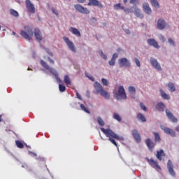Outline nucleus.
Here are the masks:
<instances>
[{
  "mask_svg": "<svg viewBox=\"0 0 179 179\" xmlns=\"http://www.w3.org/2000/svg\"><path fill=\"white\" fill-rule=\"evenodd\" d=\"M140 107H141V110H143V111H147L148 110V108L143 104V103H140Z\"/></svg>",
  "mask_w": 179,
  "mask_h": 179,
  "instance_id": "nucleus-44",
  "label": "nucleus"
},
{
  "mask_svg": "<svg viewBox=\"0 0 179 179\" xmlns=\"http://www.w3.org/2000/svg\"><path fill=\"white\" fill-rule=\"evenodd\" d=\"M87 78L90 79V80H92V82H94V77H93V76H87Z\"/></svg>",
  "mask_w": 179,
  "mask_h": 179,
  "instance_id": "nucleus-54",
  "label": "nucleus"
},
{
  "mask_svg": "<svg viewBox=\"0 0 179 179\" xmlns=\"http://www.w3.org/2000/svg\"><path fill=\"white\" fill-rule=\"evenodd\" d=\"M114 9H116V10H120V9H121L122 10H123L124 9V6H121V3H118L117 4H115L113 6Z\"/></svg>",
  "mask_w": 179,
  "mask_h": 179,
  "instance_id": "nucleus-31",
  "label": "nucleus"
},
{
  "mask_svg": "<svg viewBox=\"0 0 179 179\" xmlns=\"http://www.w3.org/2000/svg\"><path fill=\"white\" fill-rule=\"evenodd\" d=\"M118 64L120 68H122V66L124 68H129V66H131V62H129V60L125 57L119 59Z\"/></svg>",
  "mask_w": 179,
  "mask_h": 179,
  "instance_id": "nucleus-7",
  "label": "nucleus"
},
{
  "mask_svg": "<svg viewBox=\"0 0 179 179\" xmlns=\"http://www.w3.org/2000/svg\"><path fill=\"white\" fill-rule=\"evenodd\" d=\"M76 96L78 97V99H79L80 100H82V96H80V94H79V92L76 93Z\"/></svg>",
  "mask_w": 179,
  "mask_h": 179,
  "instance_id": "nucleus-55",
  "label": "nucleus"
},
{
  "mask_svg": "<svg viewBox=\"0 0 179 179\" xmlns=\"http://www.w3.org/2000/svg\"><path fill=\"white\" fill-rule=\"evenodd\" d=\"M101 132L104 134V135L106 136V138H109L108 141L113 143V145H115V146H117V142H115V139H117V141H124V137H120L117 134H115L113 130L110 129H104L103 127L101 128Z\"/></svg>",
  "mask_w": 179,
  "mask_h": 179,
  "instance_id": "nucleus-1",
  "label": "nucleus"
},
{
  "mask_svg": "<svg viewBox=\"0 0 179 179\" xmlns=\"http://www.w3.org/2000/svg\"><path fill=\"white\" fill-rule=\"evenodd\" d=\"M14 36H16V33L15 31L12 32Z\"/></svg>",
  "mask_w": 179,
  "mask_h": 179,
  "instance_id": "nucleus-61",
  "label": "nucleus"
},
{
  "mask_svg": "<svg viewBox=\"0 0 179 179\" xmlns=\"http://www.w3.org/2000/svg\"><path fill=\"white\" fill-rule=\"evenodd\" d=\"M154 136H155V142H159L160 143L161 138H160V134L157 132H154Z\"/></svg>",
  "mask_w": 179,
  "mask_h": 179,
  "instance_id": "nucleus-33",
  "label": "nucleus"
},
{
  "mask_svg": "<svg viewBox=\"0 0 179 179\" xmlns=\"http://www.w3.org/2000/svg\"><path fill=\"white\" fill-rule=\"evenodd\" d=\"M10 13L15 17H17L19 16V13H17V11H16L13 9L10 10Z\"/></svg>",
  "mask_w": 179,
  "mask_h": 179,
  "instance_id": "nucleus-37",
  "label": "nucleus"
},
{
  "mask_svg": "<svg viewBox=\"0 0 179 179\" xmlns=\"http://www.w3.org/2000/svg\"><path fill=\"white\" fill-rule=\"evenodd\" d=\"M124 3H127L128 2V0H123Z\"/></svg>",
  "mask_w": 179,
  "mask_h": 179,
  "instance_id": "nucleus-60",
  "label": "nucleus"
},
{
  "mask_svg": "<svg viewBox=\"0 0 179 179\" xmlns=\"http://www.w3.org/2000/svg\"><path fill=\"white\" fill-rule=\"evenodd\" d=\"M80 108H81V110H83V111H84L85 113H87V114H90V111L89 110V109H87V108H86L85 104L81 103Z\"/></svg>",
  "mask_w": 179,
  "mask_h": 179,
  "instance_id": "nucleus-35",
  "label": "nucleus"
},
{
  "mask_svg": "<svg viewBox=\"0 0 179 179\" xmlns=\"http://www.w3.org/2000/svg\"><path fill=\"white\" fill-rule=\"evenodd\" d=\"M0 30H1V27H0Z\"/></svg>",
  "mask_w": 179,
  "mask_h": 179,
  "instance_id": "nucleus-63",
  "label": "nucleus"
},
{
  "mask_svg": "<svg viewBox=\"0 0 179 179\" xmlns=\"http://www.w3.org/2000/svg\"><path fill=\"white\" fill-rule=\"evenodd\" d=\"M150 62L152 66H153V68H155V69H157V71H162V66L160 65V63H159V62H157V59H156L153 57H150Z\"/></svg>",
  "mask_w": 179,
  "mask_h": 179,
  "instance_id": "nucleus-10",
  "label": "nucleus"
},
{
  "mask_svg": "<svg viewBox=\"0 0 179 179\" xmlns=\"http://www.w3.org/2000/svg\"><path fill=\"white\" fill-rule=\"evenodd\" d=\"M15 144L16 146L19 148V149H23V148H24V145H23V143H22V141L19 140L15 141Z\"/></svg>",
  "mask_w": 179,
  "mask_h": 179,
  "instance_id": "nucleus-32",
  "label": "nucleus"
},
{
  "mask_svg": "<svg viewBox=\"0 0 179 179\" xmlns=\"http://www.w3.org/2000/svg\"><path fill=\"white\" fill-rule=\"evenodd\" d=\"M99 54L103 59H107V55H106L104 53H103V51H99Z\"/></svg>",
  "mask_w": 179,
  "mask_h": 179,
  "instance_id": "nucleus-46",
  "label": "nucleus"
},
{
  "mask_svg": "<svg viewBox=\"0 0 179 179\" xmlns=\"http://www.w3.org/2000/svg\"><path fill=\"white\" fill-rule=\"evenodd\" d=\"M164 156H166V154L164 153V151L163 150L157 151L156 157L160 162H162V160H163V158H162V157H164Z\"/></svg>",
  "mask_w": 179,
  "mask_h": 179,
  "instance_id": "nucleus-23",
  "label": "nucleus"
},
{
  "mask_svg": "<svg viewBox=\"0 0 179 179\" xmlns=\"http://www.w3.org/2000/svg\"><path fill=\"white\" fill-rule=\"evenodd\" d=\"M135 63L136 64L138 68H141V62L138 59V58H134Z\"/></svg>",
  "mask_w": 179,
  "mask_h": 179,
  "instance_id": "nucleus-47",
  "label": "nucleus"
},
{
  "mask_svg": "<svg viewBox=\"0 0 179 179\" xmlns=\"http://www.w3.org/2000/svg\"><path fill=\"white\" fill-rule=\"evenodd\" d=\"M28 155H32V156H33L34 157H37V154H36V152H31V151H29V152H28Z\"/></svg>",
  "mask_w": 179,
  "mask_h": 179,
  "instance_id": "nucleus-50",
  "label": "nucleus"
},
{
  "mask_svg": "<svg viewBox=\"0 0 179 179\" xmlns=\"http://www.w3.org/2000/svg\"><path fill=\"white\" fill-rule=\"evenodd\" d=\"M2 121H3V120H2V115H0V122H2Z\"/></svg>",
  "mask_w": 179,
  "mask_h": 179,
  "instance_id": "nucleus-59",
  "label": "nucleus"
},
{
  "mask_svg": "<svg viewBox=\"0 0 179 179\" xmlns=\"http://www.w3.org/2000/svg\"><path fill=\"white\" fill-rule=\"evenodd\" d=\"M126 34H131V31H129V29H126L124 30Z\"/></svg>",
  "mask_w": 179,
  "mask_h": 179,
  "instance_id": "nucleus-57",
  "label": "nucleus"
},
{
  "mask_svg": "<svg viewBox=\"0 0 179 179\" xmlns=\"http://www.w3.org/2000/svg\"><path fill=\"white\" fill-rule=\"evenodd\" d=\"M167 169L169 174L172 176V177H176V172L174 171V165H173V162L171 160H169L167 162Z\"/></svg>",
  "mask_w": 179,
  "mask_h": 179,
  "instance_id": "nucleus-12",
  "label": "nucleus"
},
{
  "mask_svg": "<svg viewBox=\"0 0 179 179\" xmlns=\"http://www.w3.org/2000/svg\"><path fill=\"white\" fill-rule=\"evenodd\" d=\"M160 93H161V96L163 99H164L165 100H170V96L167 94H166V92H164V91H163L162 90H160Z\"/></svg>",
  "mask_w": 179,
  "mask_h": 179,
  "instance_id": "nucleus-28",
  "label": "nucleus"
},
{
  "mask_svg": "<svg viewBox=\"0 0 179 179\" xmlns=\"http://www.w3.org/2000/svg\"><path fill=\"white\" fill-rule=\"evenodd\" d=\"M132 9H134V7L131 8H125V7H124L123 10L126 13H133L134 10H132Z\"/></svg>",
  "mask_w": 179,
  "mask_h": 179,
  "instance_id": "nucleus-40",
  "label": "nucleus"
},
{
  "mask_svg": "<svg viewBox=\"0 0 179 179\" xmlns=\"http://www.w3.org/2000/svg\"><path fill=\"white\" fill-rule=\"evenodd\" d=\"M48 59L50 64H52V65H54V64H55V62L50 57H48Z\"/></svg>",
  "mask_w": 179,
  "mask_h": 179,
  "instance_id": "nucleus-53",
  "label": "nucleus"
},
{
  "mask_svg": "<svg viewBox=\"0 0 179 179\" xmlns=\"http://www.w3.org/2000/svg\"><path fill=\"white\" fill-rule=\"evenodd\" d=\"M86 0H77V1L79 3H85V1Z\"/></svg>",
  "mask_w": 179,
  "mask_h": 179,
  "instance_id": "nucleus-56",
  "label": "nucleus"
},
{
  "mask_svg": "<svg viewBox=\"0 0 179 179\" xmlns=\"http://www.w3.org/2000/svg\"><path fill=\"white\" fill-rule=\"evenodd\" d=\"M25 5L29 13H36V7H34V4H33L30 0H26Z\"/></svg>",
  "mask_w": 179,
  "mask_h": 179,
  "instance_id": "nucleus-9",
  "label": "nucleus"
},
{
  "mask_svg": "<svg viewBox=\"0 0 179 179\" xmlns=\"http://www.w3.org/2000/svg\"><path fill=\"white\" fill-rule=\"evenodd\" d=\"M128 90L130 93L131 97H132V99H135V95L136 94V90L135 89V87L130 86L128 87Z\"/></svg>",
  "mask_w": 179,
  "mask_h": 179,
  "instance_id": "nucleus-25",
  "label": "nucleus"
},
{
  "mask_svg": "<svg viewBox=\"0 0 179 179\" xmlns=\"http://www.w3.org/2000/svg\"><path fill=\"white\" fill-rule=\"evenodd\" d=\"M112 58H113V59L115 61L117 58H118V53H114Z\"/></svg>",
  "mask_w": 179,
  "mask_h": 179,
  "instance_id": "nucleus-52",
  "label": "nucleus"
},
{
  "mask_svg": "<svg viewBox=\"0 0 179 179\" xmlns=\"http://www.w3.org/2000/svg\"><path fill=\"white\" fill-rule=\"evenodd\" d=\"M167 86L169 92H176V86H174V83H169Z\"/></svg>",
  "mask_w": 179,
  "mask_h": 179,
  "instance_id": "nucleus-27",
  "label": "nucleus"
},
{
  "mask_svg": "<svg viewBox=\"0 0 179 179\" xmlns=\"http://www.w3.org/2000/svg\"><path fill=\"white\" fill-rule=\"evenodd\" d=\"M166 117L169 118V120H171L172 122L177 123L178 122L177 118L174 117V115H173L168 109L166 110Z\"/></svg>",
  "mask_w": 179,
  "mask_h": 179,
  "instance_id": "nucleus-16",
  "label": "nucleus"
},
{
  "mask_svg": "<svg viewBox=\"0 0 179 179\" xmlns=\"http://www.w3.org/2000/svg\"><path fill=\"white\" fill-rule=\"evenodd\" d=\"M148 43L149 45H152V47H155V48H160V46H159V43H157V41H156V40H155L153 38L148 39Z\"/></svg>",
  "mask_w": 179,
  "mask_h": 179,
  "instance_id": "nucleus-21",
  "label": "nucleus"
},
{
  "mask_svg": "<svg viewBox=\"0 0 179 179\" xmlns=\"http://www.w3.org/2000/svg\"><path fill=\"white\" fill-rule=\"evenodd\" d=\"M88 6H98V8H103V4L98 0H88Z\"/></svg>",
  "mask_w": 179,
  "mask_h": 179,
  "instance_id": "nucleus-15",
  "label": "nucleus"
},
{
  "mask_svg": "<svg viewBox=\"0 0 179 179\" xmlns=\"http://www.w3.org/2000/svg\"><path fill=\"white\" fill-rule=\"evenodd\" d=\"M156 110L157 111H164V109L166 108V106L163 103H158L155 107Z\"/></svg>",
  "mask_w": 179,
  "mask_h": 179,
  "instance_id": "nucleus-26",
  "label": "nucleus"
},
{
  "mask_svg": "<svg viewBox=\"0 0 179 179\" xmlns=\"http://www.w3.org/2000/svg\"><path fill=\"white\" fill-rule=\"evenodd\" d=\"M64 83H66V85H71V78H69V76L68 75L64 76Z\"/></svg>",
  "mask_w": 179,
  "mask_h": 179,
  "instance_id": "nucleus-36",
  "label": "nucleus"
},
{
  "mask_svg": "<svg viewBox=\"0 0 179 179\" xmlns=\"http://www.w3.org/2000/svg\"><path fill=\"white\" fill-rule=\"evenodd\" d=\"M114 96L117 100H127V94L124 86H120L118 88V93H116Z\"/></svg>",
  "mask_w": 179,
  "mask_h": 179,
  "instance_id": "nucleus-5",
  "label": "nucleus"
},
{
  "mask_svg": "<svg viewBox=\"0 0 179 179\" xmlns=\"http://www.w3.org/2000/svg\"><path fill=\"white\" fill-rule=\"evenodd\" d=\"M40 64L41 66H43V68H44L47 71H49V72H50L52 75L55 76L56 80H57L59 83H61V78H59V76H58V72H57V71H55L53 68L50 67L48 64H47V62H45L44 60H41Z\"/></svg>",
  "mask_w": 179,
  "mask_h": 179,
  "instance_id": "nucleus-2",
  "label": "nucleus"
},
{
  "mask_svg": "<svg viewBox=\"0 0 179 179\" xmlns=\"http://www.w3.org/2000/svg\"><path fill=\"white\" fill-rule=\"evenodd\" d=\"M145 143L147 145L148 150H150V152H153V149H155V146H156L155 142H153V141H152L150 138H147L145 141Z\"/></svg>",
  "mask_w": 179,
  "mask_h": 179,
  "instance_id": "nucleus-13",
  "label": "nucleus"
},
{
  "mask_svg": "<svg viewBox=\"0 0 179 179\" xmlns=\"http://www.w3.org/2000/svg\"><path fill=\"white\" fill-rule=\"evenodd\" d=\"M176 131L177 132H179V125L176 127Z\"/></svg>",
  "mask_w": 179,
  "mask_h": 179,
  "instance_id": "nucleus-58",
  "label": "nucleus"
},
{
  "mask_svg": "<svg viewBox=\"0 0 179 179\" xmlns=\"http://www.w3.org/2000/svg\"><path fill=\"white\" fill-rule=\"evenodd\" d=\"M169 43L171 44V45H173V46L176 45V43L171 38H169Z\"/></svg>",
  "mask_w": 179,
  "mask_h": 179,
  "instance_id": "nucleus-48",
  "label": "nucleus"
},
{
  "mask_svg": "<svg viewBox=\"0 0 179 179\" xmlns=\"http://www.w3.org/2000/svg\"><path fill=\"white\" fill-rule=\"evenodd\" d=\"M134 9L133 13H134L135 16L140 19H143V13H142V10L138 8V7H134Z\"/></svg>",
  "mask_w": 179,
  "mask_h": 179,
  "instance_id": "nucleus-17",
  "label": "nucleus"
},
{
  "mask_svg": "<svg viewBox=\"0 0 179 179\" xmlns=\"http://www.w3.org/2000/svg\"><path fill=\"white\" fill-rule=\"evenodd\" d=\"M97 122H98L99 125H100V127H104V125H106L104 120H103V119H101V117H97Z\"/></svg>",
  "mask_w": 179,
  "mask_h": 179,
  "instance_id": "nucleus-34",
  "label": "nucleus"
},
{
  "mask_svg": "<svg viewBox=\"0 0 179 179\" xmlns=\"http://www.w3.org/2000/svg\"><path fill=\"white\" fill-rule=\"evenodd\" d=\"M150 3L152 6H154L155 8H160V4H159L157 0H150Z\"/></svg>",
  "mask_w": 179,
  "mask_h": 179,
  "instance_id": "nucleus-29",
  "label": "nucleus"
},
{
  "mask_svg": "<svg viewBox=\"0 0 179 179\" xmlns=\"http://www.w3.org/2000/svg\"><path fill=\"white\" fill-rule=\"evenodd\" d=\"M137 118L140 121H142V122H146V117L142 114V113H138L137 115Z\"/></svg>",
  "mask_w": 179,
  "mask_h": 179,
  "instance_id": "nucleus-30",
  "label": "nucleus"
},
{
  "mask_svg": "<svg viewBox=\"0 0 179 179\" xmlns=\"http://www.w3.org/2000/svg\"><path fill=\"white\" fill-rule=\"evenodd\" d=\"M113 118L118 121L119 122H121V117L117 113H114Z\"/></svg>",
  "mask_w": 179,
  "mask_h": 179,
  "instance_id": "nucleus-39",
  "label": "nucleus"
},
{
  "mask_svg": "<svg viewBox=\"0 0 179 179\" xmlns=\"http://www.w3.org/2000/svg\"><path fill=\"white\" fill-rule=\"evenodd\" d=\"M131 134L134 140L137 143H141V141H142V138L141 137V134H139V132L136 129H134L131 131Z\"/></svg>",
  "mask_w": 179,
  "mask_h": 179,
  "instance_id": "nucleus-11",
  "label": "nucleus"
},
{
  "mask_svg": "<svg viewBox=\"0 0 179 179\" xmlns=\"http://www.w3.org/2000/svg\"><path fill=\"white\" fill-rule=\"evenodd\" d=\"M157 27L159 30H163V29H166V21L163 19H159L157 23Z\"/></svg>",
  "mask_w": 179,
  "mask_h": 179,
  "instance_id": "nucleus-18",
  "label": "nucleus"
},
{
  "mask_svg": "<svg viewBox=\"0 0 179 179\" xmlns=\"http://www.w3.org/2000/svg\"><path fill=\"white\" fill-rule=\"evenodd\" d=\"M28 71H30V69L28 68Z\"/></svg>",
  "mask_w": 179,
  "mask_h": 179,
  "instance_id": "nucleus-62",
  "label": "nucleus"
},
{
  "mask_svg": "<svg viewBox=\"0 0 179 179\" xmlns=\"http://www.w3.org/2000/svg\"><path fill=\"white\" fill-rule=\"evenodd\" d=\"M129 3L134 5V6H136L138 4H139V1L138 0H130Z\"/></svg>",
  "mask_w": 179,
  "mask_h": 179,
  "instance_id": "nucleus-41",
  "label": "nucleus"
},
{
  "mask_svg": "<svg viewBox=\"0 0 179 179\" xmlns=\"http://www.w3.org/2000/svg\"><path fill=\"white\" fill-rule=\"evenodd\" d=\"M64 41L67 44L69 48L73 52H76V48H75V45L73 44V42L69 40V38L66 36L63 37Z\"/></svg>",
  "mask_w": 179,
  "mask_h": 179,
  "instance_id": "nucleus-8",
  "label": "nucleus"
},
{
  "mask_svg": "<svg viewBox=\"0 0 179 179\" xmlns=\"http://www.w3.org/2000/svg\"><path fill=\"white\" fill-rule=\"evenodd\" d=\"M74 8L78 12L83 15H89V13H90V10H89L87 8L83 7L80 4L74 5Z\"/></svg>",
  "mask_w": 179,
  "mask_h": 179,
  "instance_id": "nucleus-6",
  "label": "nucleus"
},
{
  "mask_svg": "<svg viewBox=\"0 0 179 179\" xmlns=\"http://www.w3.org/2000/svg\"><path fill=\"white\" fill-rule=\"evenodd\" d=\"M69 31L71 33H73L75 36H77L78 37H81L80 31H79V29L75 28V27H70L69 28Z\"/></svg>",
  "mask_w": 179,
  "mask_h": 179,
  "instance_id": "nucleus-24",
  "label": "nucleus"
},
{
  "mask_svg": "<svg viewBox=\"0 0 179 179\" xmlns=\"http://www.w3.org/2000/svg\"><path fill=\"white\" fill-rule=\"evenodd\" d=\"M150 166L154 169H157L158 170H162V167L159 166L157 161L154 160L153 159H147Z\"/></svg>",
  "mask_w": 179,
  "mask_h": 179,
  "instance_id": "nucleus-14",
  "label": "nucleus"
},
{
  "mask_svg": "<svg viewBox=\"0 0 179 179\" xmlns=\"http://www.w3.org/2000/svg\"><path fill=\"white\" fill-rule=\"evenodd\" d=\"M95 90L98 93L102 96V97H104V99H106V100H109L110 99V94L104 90L101 84L98 82H95L94 85Z\"/></svg>",
  "mask_w": 179,
  "mask_h": 179,
  "instance_id": "nucleus-3",
  "label": "nucleus"
},
{
  "mask_svg": "<svg viewBox=\"0 0 179 179\" xmlns=\"http://www.w3.org/2000/svg\"><path fill=\"white\" fill-rule=\"evenodd\" d=\"M159 40H160L161 41H162V43H164V41H166V38H164V36H163L162 35H161V36H159Z\"/></svg>",
  "mask_w": 179,
  "mask_h": 179,
  "instance_id": "nucleus-51",
  "label": "nucleus"
},
{
  "mask_svg": "<svg viewBox=\"0 0 179 179\" xmlns=\"http://www.w3.org/2000/svg\"><path fill=\"white\" fill-rule=\"evenodd\" d=\"M34 36L39 43H41V41H43V36H41V31H40V29H34Z\"/></svg>",
  "mask_w": 179,
  "mask_h": 179,
  "instance_id": "nucleus-19",
  "label": "nucleus"
},
{
  "mask_svg": "<svg viewBox=\"0 0 179 179\" xmlns=\"http://www.w3.org/2000/svg\"><path fill=\"white\" fill-rule=\"evenodd\" d=\"M52 13L56 15V16H58V15H59V13H58V11L57 10V9L55 8H52Z\"/></svg>",
  "mask_w": 179,
  "mask_h": 179,
  "instance_id": "nucleus-49",
  "label": "nucleus"
},
{
  "mask_svg": "<svg viewBox=\"0 0 179 179\" xmlns=\"http://www.w3.org/2000/svg\"><path fill=\"white\" fill-rule=\"evenodd\" d=\"M24 31H21L20 34L22 37L25 38V40H32L33 35L34 34V32L33 31V29L29 27H24Z\"/></svg>",
  "mask_w": 179,
  "mask_h": 179,
  "instance_id": "nucleus-4",
  "label": "nucleus"
},
{
  "mask_svg": "<svg viewBox=\"0 0 179 179\" xmlns=\"http://www.w3.org/2000/svg\"><path fill=\"white\" fill-rule=\"evenodd\" d=\"M101 82H102L103 86H108V81H107V79L102 78Z\"/></svg>",
  "mask_w": 179,
  "mask_h": 179,
  "instance_id": "nucleus-43",
  "label": "nucleus"
},
{
  "mask_svg": "<svg viewBox=\"0 0 179 179\" xmlns=\"http://www.w3.org/2000/svg\"><path fill=\"white\" fill-rule=\"evenodd\" d=\"M59 92H64L65 90H66V87H65V85H62V84H59Z\"/></svg>",
  "mask_w": 179,
  "mask_h": 179,
  "instance_id": "nucleus-38",
  "label": "nucleus"
},
{
  "mask_svg": "<svg viewBox=\"0 0 179 179\" xmlns=\"http://www.w3.org/2000/svg\"><path fill=\"white\" fill-rule=\"evenodd\" d=\"M143 11L147 13V15H152V8H150V6H149L148 3H144L143 4Z\"/></svg>",
  "mask_w": 179,
  "mask_h": 179,
  "instance_id": "nucleus-20",
  "label": "nucleus"
},
{
  "mask_svg": "<svg viewBox=\"0 0 179 179\" xmlns=\"http://www.w3.org/2000/svg\"><path fill=\"white\" fill-rule=\"evenodd\" d=\"M164 131L165 132V134H167V135H170L171 136H173V137L176 136V132L174 131V130H173L169 127H165L164 129Z\"/></svg>",
  "mask_w": 179,
  "mask_h": 179,
  "instance_id": "nucleus-22",
  "label": "nucleus"
},
{
  "mask_svg": "<svg viewBox=\"0 0 179 179\" xmlns=\"http://www.w3.org/2000/svg\"><path fill=\"white\" fill-rule=\"evenodd\" d=\"M108 64L110 66H114V65H115V59H114V58H111V59L108 62Z\"/></svg>",
  "mask_w": 179,
  "mask_h": 179,
  "instance_id": "nucleus-42",
  "label": "nucleus"
},
{
  "mask_svg": "<svg viewBox=\"0 0 179 179\" xmlns=\"http://www.w3.org/2000/svg\"><path fill=\"white\" fill-rule=\"evenodd\" d=\"M45 50L46 51V52L50 56V57H53L54 55L52 54V52H51V50L48 48H44Z\"/></svg>",
  "mask_w": 179,
  "mask_h": 179,
  "instance_id": "nucleus-45",
  "label": "nucleus"
}]
</instances>
